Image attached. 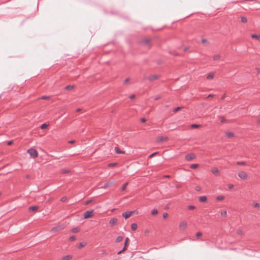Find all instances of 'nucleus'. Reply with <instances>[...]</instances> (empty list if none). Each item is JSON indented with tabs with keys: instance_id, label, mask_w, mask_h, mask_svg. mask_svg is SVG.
Returning <instances> with one entry per match:
<instances>
[{
	"instance_id": "obj_56",
	"label": "nucleus",
	"mask_w": 260,
	"mask_h": 260,
	"mask_svg": "<svg viewBox=\"0 0 260 260\" xmlns=\"http://www.w3.org/2000/svg\"><path fill=\"white\" fill-rule=\"evenodd\" d=\"M128 81H129V78H126V79L125 80L124 82H128Z\"/></svg>"
},
{
	"instance_id": "obj_9",
	"label": "nucleus",
	"mask_w": 260,
	"mask_h": 260,
	"mask_svg": "<svg viewBox=\"0 0 260 260\" xmlns=\"http://www.w3.org/2000/svg\"><path fill=\"white\" fill-rule=\"evenodd\" d=\"M211 172L216 175V176H219V170L218 169V168H216V167H214V168H213L211 170Z\"/></svg>"
},
{
	"instance_id": "obj_55",
	"label": "nucleus",
	"mask_w": 260,
	"mask_h": 260,
	"mask_svg": "<svg viewBox=\"0 0 260 260\" xmlns=\"http://www.w3.org/2000/svg\"><path fill=\"white\" fill-rule=\"evenodd\" d=\"M75 142V141L74 140H71L70 141H69V143H74Z\"/></svg>"
},
{
	"instance_id": "obj_27",
	"label": "nucleus",
	"mask_w": 260,
	"mask_h": 260,
	"mask_svg": "<svg viewBox=\"0 0 260 260\" xmlns=\"http://www.w3.org/2000/svg\"><path fill=\"white\" fill-rule=\"evenodd\" d=\"M137 229V224L136 223H133L131 225V229L135 231Z\"/></svg>"
},
{
	"instance_id": "obj_20",
	"label": "nucleus",
	"mask_w": 260,
	"mask_h": 260,
	"mask_svg": "<svg viewBox=\"0 0 260 260\" xmlns=\"http://www.w3.org/2000/svg\"><path fill=\"white\" fill-rule=\"evenodd\" d=\"M115 151L117 154H122L123 153V152L118 147H115Z\"/></svg>"
},
{
	"instance_id": "obj_30",
	"label": "nucleus",
	"mask_w": 260,
	"mask_h": 260,
	"mask_svg": "<svg viewBox=\"0 0 260 260\" xmlns=\"http://www.w3.org/2000/svg\"><path fill=\"white\" fill-rule=\"evenodd\" d=\"M48 124L45 123L42 124L40 127L41 129H43L47 128L48 127Z\"/></svg>"
},
{
	"instance_id": "obj_60",
	"label": "nucleus",
	"mask_w": 260,
	"mask_h": 260,
	"mask_svg": "<svg viewBox=\"0 0 260 260\" xmlns=\"http://www.w3.org/2000/svg\"><path fill=\"white\" fill-rule=\"evenodd\" d=\"M159 99H160V97H157L155 99V100H159Z\"/></svg>"
},
{
	"instance_id": "obj_37",
	"label": "nucleus",
	"mask_w": 260,
	"mask_h": 260,
	"mask_svg": "<svg viewBox=\"0 0 260 260\" xmlns=\"http://www.w3.org/2000/svg\"><path fill=\"white\" fill-rule=\"evenodd\" d=\"M157 213H158V211H157V210L156 209H153V210H152V211H151V214H152V215H156V214H157Z\"/></svg>"
},
{
	"instance_id": "obj_5",
	"label": "nucleus",
	"mask_w": 260,
	"mask_h": 260,
	"mask_svg": "<svg viewBox=\"0 0 260 260\" xmlns=\"http://www.w3.org/2000/svg\"><path fill=\"white\" fill-rule=\"evenodd\" d=\"M187 225V223L186 221H181L180 222L179 225V229L181 231H183L186 228Z\"/></svg>"
},
{
	"instance_id": "obj_4",
	"label": "nucleus",
	"mask_w": 260,
	"mask_h": 260,
	"mask_svg": "<svg viewBox=\"0 0 260 260\" xmlns=\"http://www.w3.org/2000/svg\"><path fill=\"white\" fill-rule=\"evenodd\" d=\"M169 138L167 136L159 137L156 139V142L158 143H160L163 142H166L168 140Z\"/></svg>"
},
{
	"instance_id": "obj_36",
	"label": "nucleus",
	"mask_w": 260,
	"mask_h": 260,
	"mask_svg": "<svg viewBox=\"0 0 260 260\" xmlns=\"http://www.w3.org/2000/svg\"><path fill=\"white\" fill-rule=\"evenodd\" d=\"M199 167L198 164H192L190 165V168L192 169L197 168Z\"/></svg>"
},
{
	"instance_id": "obj_33",
	"label": "nucleus",
	"mask_w": 260,
	"mask_h": 260,
	"mask_svg": "<svg viewBox=\"0 0 260 260\" xmlns=\"http://www.w3.org/2000/svg\"><path fill=\"white\" fill-rule=\"evenodd\" d=\"M241 22L243 23H246L247 21V18L246 17H243V16L241 17Z\"/></svg>"
},
{
	"instance_id": "obj_17",
	"label": "nucleus",
	"mask_w": 260,
	"mask_h": 260,
	"mask_svg": "<svg viewBox=\"0 0 260 260\" xmlns=\"http://www.w3.org/2000/svg\"><path fill=\"white\" fill-rule=\"evenodd\" d=\"M225 199V197L222 195L218 196L216 197V199L217 201H222Z\"/></svg>"
},
{
	"instance_id": "obj_19",
	"label": "nucleus",
	"mask_w": 260,
	"mask_h": 260,
	"mask_svg": "<svg viewBox=\"0 0 260 260\" xmlns=\"http://www.w3.org/2000/svg\"><path fill=\"white\" fill-rule=\"evenodd\" d=\"M72 258V256L71 255H67L63 256L62 258V260H70Z\"/></svg>"
},
{
	"instance_id": "obj_48",
	"label": "nucleus",
	"mask_w": 260,
	"mask_h": 260,
	"mask_svg": "<svg viewBox=\"0 0 260 260\" xmlns=\"http://www.w3.org/2000/svg\"><path fill=\"white\" fill-rule=\"evenodd\" d=\"M168 217V214L167 213H164L163 214L164 218H167Z\"/></svg>"
},
{
	"instance_id": "obj_38",
	"label": "nucleus",
	"mask_w": 260,
	"mask_h": 260,
	"mask_svg": "<svg viewBox=\"0 0 260 260\" xmlns=\"http://www.w3.org/2000/svg\"><path fill=\"white\" fill-rule=\"evenodd\" d=\"M190 126H191V128H196L200 127V125H199V124H191Z\"/></svg>"
},
{
	"instance_id": "obj_53",
	"label": "nucleus",
	"mask_w": 260,
	"mask_h": 260,
	"mask_svg": "<svg viewBox=\"0 0 260 260\" xmlns=\"http://www.w3.org/2000/svg\"><path fill=\"white\" fill-rule=\"evenodd\" d=\"M202 42L203 43H208V41L206 39H202Z\"/></svg>"
},
{
	"instance_id": "obj_16",
	"label": "nucleus",
	"mask_w": 260,
	"mask_h": 260,
	"mask_svg": "<svg viewBox=\"0 0 260 260\" xmlns=\"http://www.w3.org/2000/svg\"><path fill=\"white\" fill-rule=\"evenodd\" d=\"M128 238H126L125 239V245H124V247L123 248L122 250L118 252V253H117L118 254H120L122 251H123L125 250V247L126 246L127 243H128Z\"/></svg>"
},
{
	"instance_id": "obj_41",
	"label": "nucleus",
	"mask_w": 260,
	"mask_h": 260,
	"mask_svg": "<svg viewBox=\"0 0 260 260\" xmlns=\"http://www.w3.org/2000/svg\"><path fill=\"white\" fill-rule=\"evenodd\" d=\"M128 183L126 182L122 187V190H124L126 187V186L128 185Z\"/></svg>"
},
{
	"instance_id": "obj_26",
	"label": "nucleus",
	"mask_w": 260,
	"mask_h": 260,
	"mask_svg": "<svg viewBox=\"0 0 260 260\" xmlns=\"http://www.w3.org/2000/svg\"><path fill=\"white\" fill-rule=\"evenodd\" d=\"M73 88H74V86L73 85H68V86H66L65 87V89L66 90H71Z\"/></svg>"
},
{
	"instance_id": "obj_7",
	"label": "nucleus",
	"mask_w": 260,
	"mask_h": 260,
	"mask_svg": "<svg viewBox=\"0 0 260 260\" xmlns=\"http://www.w3.org/2000/svg\"><path fill=\"white\" fill-rule=\"evenodd\" d=\"M63 228H64V227L63 225H59V226H57L56 227L53 228L51 229V231L52 232H56L59 231L61 230H63Z\"/></svg>"
},
{
	"instance_id": "obj_52",
	"label": "nucleus",
	"mask_w": 260,
	"mask_h": 260,
	"mask_svg": "<svg viewBox=\"0 0 260 260\" xmlns=\"http://www.w3.org/2000/svg\"><path fill=\"white\" fill-rule=\"evenodd\" d=\"M13 143V141H9L7 142V145L10 146L11 145H12Z\"/></svg>"
},
{
	"instance_id": "obj_23",
	"label": "nucleus",
	"mask_w": 260,
	"mask_h": 260,
	"mask_svg": "<svg viewBox=\"0 0 260 260\" xmlns=\"http://www.w3.org/2000/svg\"><path fill=\"white\" fill-rule=\"evenodd\" d=\"M220 215L222 217H226L227 215V212L225 210H221L220 211Z\"/></svg>"
},
{
	"instance_id": "obj_8",
	"label": "nucleus",
	"mask_w": 260,
	"mask_h": 260,
	"mask_svg": "<svg viewBox=\"0 0 260 260\" xmlns=\"http://www.w3.org/2000/svg\"><path fill=\"white\" fill-rule=\"evenodd\" d=\"M142 43L144 45L149 46L150 43V40L149 38H145L142 40Z\"/></svg>"
},
{
	"instance_id": "obj_28",
	"label": "nucleus",
	"mask_w": 260,
	"mask_h": 260,
	"mask_svg": "<svg viewBox=\"0 0 260 260\" xmlns=\"http://www.w3.org/2000/svg\"><path fill=\"white\" fill-rule=\"evenodd\" d=\"M122 240H123V237L122 236H118L116 239V242L118 243V242L122 241Z\"/></svg>"
},
{
	"instance_id": "obj_50",
	"label": "nucleus",
	"mask_w": 260,
	"mask_h": 260,
	"mask_svg": "<svg viewBox=\"0 0 260 260\" xmlns=\"http://www.w3.org/2000/svg\"><path fill=\"white\" fill-rule=\"evenodd\" d=\"M220 119L221 121L222 122H225V118H224V117H221L220 118Z\"/></svg>"
},
{
	"instance_id": "obj_44",
	"label": "nucleus",
	"mask_w": 260,
	"mask_h": 260,
	"mask_svg": "<svg viewBox=\"0 0 260 260\" xmlns=\"http://www.w3.org/2000/svg\"><path fill=\"white\" fill-rule=\"evenodd\" d=\"M76 239V237L75 236H73L70 237V240L71 241H74Z\"/></svg>"
},
{
	"instance_id": "obj_35",
	"label": "nucleus",
	"mask_w": 260,
	"mask_h": 260,
	"mask_svg": "<svg viewBox=\"0 0 260 260\" xmlns=\"http://www.w3.org/2000/svg\"><path fill=\"white\" fill-rule=\"evenodd\" d=\"M182 109V107H178L175 109H173V112H177V111L180 110L181 109Z\"/></svg>"
},
{
	"instance_id": "obj_34",
	"label": "nucleus",
	"mask_w": 260,
	"mask_h": 260,
	"mask_svg": "<svg viewBox=\"0 0 260 260\" xmlns=\"http://www.w3.org/2000/svg\"><path fill=\"white\" fill-rule=\"evenodd\" d=\"M237 164L238 165L243 166H246V162L244 161H238V162H237Z\"/></svg>"
},
{
	"instance_id": "obj_40",
	"label": "nucleus",
	"mask_w": 260,
	"mask_h": 260,
	"mask_svg": "<svg viewBox=\"0 0 260 260\" xmlns=\"http://www.w3.org/2000/svg\"><path fill=\"white\" fill-rule=\"evenodd\" d=\"M116 165H117V164H116V163H110V164H109L108 165V166L109 167H113L115 166Z\"/></svg>"
},
{
	"instance_id": "obj_61",
	"label": "nucleus",
	"mask_w": 260,
	"mask_h": 260,
	"mask_svg": "<svg viewBox=\"0 0 260 260\" xmlns=\"http://www.w3.org/2000/svg\"><path fill=\"white\" fill-rule=\"evenodd\" d=\"M134 97H135V96H134V95H131V99H132L134 98Z\"/></svg>"
},
{
	"instance_id": "obj_22",
	"label": "nucleus",
	"mask_w": 260,
	"mask_h": 260,
	"mask_svg": "<svg viewBox=\"0 0 260 260\" xmlns=\"http://www.w3.org/2000/svg\"><path fill=\"white\" fill-rule=\"evenodd\" d=\"M214 74L213 73H209L207 77V78L208 79V80H211L214 77Z\"/></svg>"
},
{
	"instance_id": "obj_10",
	"label": "nucleus",
	"mask_w": 260,
	"mask_h": 260,
	"mask_svg": "<svg viewBox=\"0 0 260 260\" xmlns=\"http://www.w3.org/2000/svg\"><path fill=\"white\" fill-rule=\"evenodd\" d=\"M39 207L38 206H30L28 208V211L36 212L38 209Z\"/></svg>"
},
{
	"instance_id": "obj_11",
	"label": "nucleus",
	"mask_w": 260,
	"mask_h": 260,
	"mask_svg": "<svg viewBox=\"0 0 260 260\" xmlns=\"http://www.w3.org/2000/svg\"><path fill=\"white\" fill-rule=\"evenodd\" d=\"M117 222V219L116 218H113L110 220L109 224L111 226H113V225H115V224H116Z\"/></svg>"
},
{
	"instance_id": "obj_14",
	"label": "nucleus",
	"mask_w": 260,
	"mask_h": 260,
	"mask_svg": "<svg viewBox=\"0 0 260 260\" xmlns=\"http://www.w3.org/2000/svg\"><path fill=\"white\" fill-rule=\"evenodd\" d=\"M123 217H124L125 219L128 218L130 217V211H126L122 214Z\"/></svg>"
},
{
	"instance_id": "obj_57",
	"label": "nucleus",
	"mask_w": 260,
	"mask_h": 260,
	"mask_svg": "<svg viewBox=\"0 0 260 260\" xmlns=\"http://www.w3.org/2000/svg\"><path fill=\"white\" fill-rule=\"evenodd\" d=\"M81 111V109H79V108H78V109H77L76 110V112H79V111Z\"/></svg>"
},
{
	"instance_id": "obj_46",
	"label": "nucleus",
	"mask_w": 260,
	"mask_h": 260,
	"mask_svg": "<svg viewBox=\"0 0 260 260\" xmlns=\"http://www.w3.org/2000/svg\"><path fill=\"white\" fill-rule=\"evenodd\" d=\"M91 201H92L91 200L86 201V202H85L84 205H88L89 204H90L91 202Z\"/></svg>"
},
{
	"instance_id": "obj_49",
	"label": "nucleus",
	"mask_w": 260,
	"mask_h": 260,
	"mask_svg": "<svg viewBox=\"0 0 260 260\" xmlns=\"http://www.w3.org/2000/svg\"><path fill=\"white\" fill-rule=\"evenodd\" d=\"M195 189H196V190L197 191H200L201 190V188L200 186H196Z\"/></svg>"
},
{
	"instance_id": "obj_32",
	"label": "nucleus",
	"mask_w": 260,
	"mask_h": 260,
	"mask_svg": "<svg viewBox=\"0 0 260 260\" xmlns=\"http://www.w3.org/2000/svg\"><path fill=\"white\" fill-rule=\"evenodd\" d=\"M79 231V229L78 228H75L72 229V232L74 233H78Z\"/></svg>"
},
{
	"instance_id": "obj_59",
	"label": "nucleus",
	"mask_w": 260,
	"mask_h": 260,
	"mask_svg": "<svg viewBox=\"0 0 260 260\" xmlns=\"http://www.w3.org/2000/svg\"><path fill=\"white\" fill-rule=\"evenodd\" d=\"M257 73H260V70L259 69H257Z\"/></svg>"
},
{
	"instance_id": "obj_13",
	"label": "nucleus",
	"mask_w": 260,
	"mask_h": 260,
	"mask_svg": "<svg viewBox=\"0 0 260 260\" xmlns=\"http://www.w3.org/2000/svg\"><path fill=\"white\" fill-rule=\"evenodd\" d=\"M159 78V76L157 75H153L149 77V80L150 81H153L154 80L157 79Z\"/></svg>"
},
{
	"instance_id": "obj_21",
	"label": "nucleus",
	"mask_w": 260,
	"mask_h": 260,
	"mask_svg": "<svg viewBox=\"0 0 260 260\" xmlns=\"http://www.w3.org/2000/svg\"><path fill=\"white\" fill-rule=\"evenodd\" d=\"M226 136L228 138H232L234 137V134L232 132H228L226 133Z\"/></svg>"
},
{
	"instance_id": "obj_31",
	"label": "nucleus",
	"mask_w": 260,
	"mask_h": 260,
	"mask_svg": "<svg viewBox=\"0 0 260 260\" xmlns=\"http://www.w3.org/2000/svg\"><path fill=\"white\" fill-rule=\"evenodd\" d=\"M85 245H86V243L81 242L78 245V248L80 249V248L83 247L84 246H85Z\"/></svg>"
},
{
	"instance_id": "obj_54",
	"label": "nucleus",
	"mask_w": 260,
	"mask_h": 260,
	"mask_svg": "<svg viewBox=\"0 0 260 260\" xmlns=\"http://www.w3.org/2000/svg\"><path fill=\"white\" fill-rule=\"evenodd\" d=\"M156 153H157V152H155V153H152V154H151V155H150V157H153V156L154 155H155Z\"/></svg>"
},
{
	"instance_id": "obj_39",
	"label": "nucleus",
	"mask_w": 260,
	"mask_h": 260,
	"mask_svg": "<svg viewBox=\"0 0 260 260\" xmlns=\"http://www.w3.org/2000/svg\"><path fill=\"white\" fill-rule=\"evenodd\" d=\"M202 236V233L201 232H198L196 233V237L197 238H200Z\"/></svg>"
},
{
	"instance_id": "obj_51",
	"label": "nucleus",
	"mask_w": 260,
	"mask_h": 260,
	"mask_svg": "<svg viewBox=\"0 0 260 260\" xmlns=\"http://www.w3.org/2000/svg\"><path fill=\"white\" fill-rule=\"evenodd\" d=\"M140 121L142 122H145L146 121V119L145 118H141Z\"/></svg>"
},
{
	"instance_id": "obj_45",
	"label": "nucleus",
	"mask_w": 260,
	"mask_h": 260,
	"mask_svg": "<svg viewBox=\"0 0 260 260\" xmlns=\"http://www.w3.org/2000/svg\"><path fill=\"white\" fill-rule=\"evenodd\" d=\"M188 208L190 210H193V209H195V206H194L193 205H190V206H188Z\"/></svg>"
},
{
	"instance_id": "obj_15",
	"label": "nucleus",
	"mask_w": 260,
	"mask_h": 260,
	"mask_svg": "<svg viewBox=\"0 0 260 260\" xmlns=\"http://www.w3.org/2000/svg\"><path fill=\"white\" fill-rule=\"evenodd\" d=\"M59 172L61 174H67V173H69L70 172V170L69 169H61L60 170Z\"/></svg>"
},
{
	"instance_id": "obj_47",
	"label": "nucleus",
	"mask_w": 260,
	"mask_h": 260,
	"mask_svg": "<svg viewBox=\"0 0 260 260\" xmlns=\"http://www.w3.org/2000/svg\"><path fill=\"white\" fill-rule=\"evenodd\" d=\"M228 186L229 188L232 189L234 187V186L232 184H228Z\"/></svg>"
},
{
	"instance_id": "obj_6",
	"label": "nucleus",
	"mask_w": 260,
	"mask_h": 260,
	"mask_svg": "<svg viewBox=\"0 0 260 260\" xmlns=\"http://www.w3.org/2000/svg\"><path fill=\"white\" fill-rule=\"evenodd\" d=\"M196 158V155L193 153H189L185 156V159L187 161H190Z\"/></svg>"
},
{
	"instance_id": "obj_29",
	"label": "nucleus",
	"mask_w": 260,
	"mask_h": 260,
	"mask_svg": "<svg viewBox=\"0 0 260 260\" xmlns=\"http://www.w3.org/2000/svg\"><path fill=\"white\" fill-rule=\"evenodd\" d=\"M49 99H50L49 96H45V95L42 96L39 98V99H41V100H49Z\"/></svg>"
},
{
	"instance_id": "obj_43",
	"label": "nucleus",
	"mask_w": 260,
	"mask_h": 260,
	"mask_svg": "<svg viewBox=\"0 0 260 260\" xmlns=\"http://www.w3.org/2000/svg\"><path fill=\"white\" fill-rule=\"evenodd\" d=\"M138 214V211L137 210H134L133 211H131V215L133 214Z\"/></svg>"
},
{
	"instance_id": "obj_1",
	"label": "nucleus",
	"mask_w": 260,
	"mask_h": 260,
	"mask_svg": "<svg viewBox=\"0 0 260 260\" xmlns=\"http://www.w3.org/2000/svg\"><path fill=\"white\" fill-rule=\"evenodd\" d=\"M238 177L243 180H248L249 177L246 172L244 171H240L238 173Z\"/></svg>"
},
{
	"instance_id": "obj_24",
	"label": "nucleus",
	"mask_w": 260,
	"mask_h": 260,
	"mask_svg": "<svg viewBox=\"0 0 260 260\" xmlns=\"http://www.w3.org/2000/svg\"><path fill=\"white\" fill-rule=\"evenodd\" d=\"M251 38H252L253 39H256L260 41V35L252 34V35H251Z\"/></svg>"
},
{
	"instance_id": "obj_2",
	"label": "nucleus",
	"mask_w": 260,
	"mask_h": 260,
	"mask_svg": "<svg viewBox=\"0 0 260 260\" xmlns=\"http://www.w3.org/2000/svg\"><path fill=\"white\" fill-rule=\"evenodd\" d=\"M27 152L34 158H37L38 156L37 151L32 148L28 149Z\"/></svg>"
},
{
	"instance_id": "obj_42",
	"label": "nucleus",
	"mask_w": 260,
	"mask_h": 260,
	"mask_svg": "<svg viewBox=\"0 0 260 260\" xmlns=\"http://www.w3.org/2000/svg\"><path fill=\"white\" fill-rule=\"evenodd\" d=\"M67 198L66 197H63L60 199V201L62 202H64L67 200Z\"/></svg>"
},
{
	"instance_id": "obj_12",
	"label": "nucleus",
	"mask_w": 260,
	"mask_h": 260,
	"mask_svg": "<svg viewBox=\"0 0 260 260\" xmlns=\"http://www.w3.org/2000/svg\"><path fill=\"white\" fill-rule=\"evenodd\" d=\"M207 198L206 196H201L199 198V201L201 202H206Z\"/></svg>"
},
{
	"instance_id": "obj_63",
	"label": "nucleus",
	"mask_w": 260,
	"mask_h": 260,
	"mask_svg": "<svg viewBox=\"0 0 260 260\" xmlns=\"http://www.w3.org/2000/svg\"><path fill=\"white\" fill-rule=\"evenodd\" d=\"M26 177H27V178H29V176H28V175H27V176H26Z\"/></svg>"
},
{
	"instance_id": "obj_18",
	"label": "nucleus",
	"mask_w": 260,
	"mask_h": 260,
	"mask_svg": "<svg viewBox=\"0 0 260 260\" xmlns=\"http://www.w3.org/2000/svg\"><path fill=\"white\" fill-rule=\"evenodd\" d=\"M213 60H216V61L218 60L220 58V55L219 54H214L213 55Z\"/></svg>"
},
{
	"instance_id": "obj_3",
	"label": "nucleus",
	"mask_w": 260,
	"mask_h": 260,
	"mask_svg": "<svg viewBox=\"0 0 260 260\" xmlns=\"http://www.w3.org/2000/svg\"><path fill=\"white\" fill-rule=\"evenodd\" d=\"M93 210H92L86 211L84 214V218L86 219L91 217L93 215Z\"/></svg>"
},
{
	"instance_id": "obj_58",
	"label": "nucleus",
	"mask_w": 260,
	"mask_h": 260,
	"mask_svg": "<svg viewBox=\"0 0 260 260\" xmlns=\"http://www.w3.org/2000/svg\"><path fill=\"white\" fill-rule=\"evenodd\" d=\"M213 96V95L212 94H209L208 96V98H211V97H212Z\"/></svg>"
},
{
	"instance_id": "obj_62",
	"label": "nucleus",
	"mask_w": 260,
	"mask_h": 260,
	"mask_svg": "<svg viewBox=\"0 0 260 260\" xmlns=\"http://www.w3.org/2000/svg\"><path fill=\"white\" fill-rule=\"evenodd\" d=\"M149 233V231H146L145 232V234H147V233Z\"/></svg>"
},
{
	"instance_id": "obj_25",
	"label": "nucleus",
	"mask_w": 260,
	"mask_h": 260,
	"mask_svg": "<svg viewBox=\"0 0 260 260\" xmlns=\"http://www.w3.org/2000/svg\"><path fill=\"white\" fill-rule=\"evenodd\" d=\"M252 206L255 208H257V209H258L259 207H260V205L259 204V203H257V202H254L252 204Z\"/></svg>"
}]
</instances>
